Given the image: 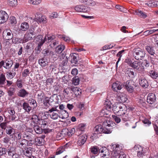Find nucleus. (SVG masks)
<instances>
[{
    "label": "nucleus",
    "mask_w": 158,
    "mask_h": 158,
    "mask_svg": "<svg viewBox=\"0 0 158 158\" xmlns=\"http://www.w3.org/2000/svg\"><path fill=\"white\" fill-rule=\"evenodd\" d=\"M58 113L60 114L59 118L62 119H65L69 117L68 112L65 110L59 111Z\"/></svg>",
    "instance_id": "nucleus-27"
},
{
    "label": "nucleus",
    "mask_w": 158,
    "mask_h": 158,
    "mask_svg": "<svg viewBox=\"0 0 158 158\" xmlns=\"http://www.w3.org/2000/svg\"><path fill=\"white\" fill-rule=\"evenodd\" d=\"M15 91V88L14 86L10 87L9 88L7 89V93L8 96L11 97L13 95Z\"/></svg>",
    "instance_id": "nucleus-47"
},
{
    "label": "nucleus",
    "mask_w": 158,
    "mask_h": 158,
    "mask_svg": "<svg viewBox=\"0 0 158 158\" xmlns=\"http://www.w3.org/2000/svg\"><path fill=\"white\" fill-rule=\"evenodd\" d=\"M31 124L32 126L39 124V120L38 116L36 115H32L31 118Z\"/></svg>",
    "instance_id": "nucleus-28"
},
{
    "label": "nucleus",
    "mask_w": 158,
    "mask_h": 158,
    "mask_svg": "<svg viewBox=\"0 0 158 158\" xmlns=\"http://www.w3.org/2000/svg\"><path fill=\"white\" fill-rule=\"evenodd\" d=\"M63 94L64 96H69L72 93V87H68L64 89L63 90Z\"/></svg>",
    "instance_id": "nucleus-46"
},
{
    "label": "nucleus",
    "mask_w": 158,
    "mask_h": 158,
    "mask_svg": "<svg viewBox=\"0 0 158 158\" xmlns=\"http://www.w3.org/2000/svg\"><path fill=\"white\" fill-rule=\"evenodd\" d=\"M133 82L132 81H127V85H126V88L127 90L129 92L131 93L133 90Z\"/></svg>",
    "instance_id": "nucleus-30"
},
{
    "label": "nucleus",
    "mask_w": 158,
    "mask_h": 158,
    "mask_svg": "<svg viewBox=\"0 0 158 158\" xmlns=\"http://www.w3.org/2000/svg\"><path fill=\"white\" fill-rule=\"evenodd\" d=\"M72 92H73L77 96L81 95V89L77 87H72Z\"/></svg>",
    "instance_id": "nucleus-43"
},
{
    "label": "nucleus",
    "mask_w": 158,
    "mask_h": 158,
    "mask_svg": "<svg viewBox=\"0 0 158 158\" xmlns=\"http://www.w3.org/2000/svg\"><path fill=\"white\" fill-rule=\"evenodd\" d=\"M31 138V136L26 132H23L22 134V139H30Z\"/></svg>",
    "instance_id": "nucleus-61"
},
{
    "label": "nucleus",
    "mask_w": 158,
    "mask_h": 158,
    "mask_svg": "<svg viewBox=\"0 0 158 158\" xmlns=\"http://www.w3.org/2000/svg\"><path fill=\"white\" fill-rule=\"evenodd\" d=\"M94 130V134H99L102 133L106 134L105 132V130L101 125H98L96 126Z\"/></svg>",
    "instance_id": "nucleus-10"
},
{
    "label": "nucleus",
    "mask_w": 158,
    "mask_h": 158,
    "mask_svg": "<svg viewBox=\"0 0 158 158\" xmlns=\"http://www.w3.org/2000/svg\"><path fill=\"white\" fill-rule=\"evenodd\" d=\"M71 57V62L73 64H76L78 62V55L75 53H72L70 54Z\"/></svg>",
    "instance_id": "nucleus-40"
},
{
    "label": "nucleus",
    "mask_w": 158,
    "mask_h": 158,
    "mask_svg": "<svg viewBox=\"0 0 158 158\" xmlns=\"http://www.w3.org/2000/svg\"><path fill=\"white\" fill-rule=\"evenodd\" d=\"M4 67L6 69H9L12 67L13 62L10 59H7L4 61Z\"/></svg>",
    "instance_id": "nucleus-24"
},
{
    "label": "nucleus",
    "mask_w": 158,
    "mask_h": 158,
    "mask_svg": "<svg viewBox=\"0 0 158 158\" xmlns=\"http://www.w3.org/2000/svg\"><path fill=\"white\" fill-rule=\"evenodd\" d=\"M100 148L96 146H91L89 149L90 153L94 155H98L100 152Z\"/></svg>",
    "instance_id": "nucleus-21"
},
{
    "label": "nucleus",
    "mask_w": 158,
    "mask_h": 158,
    "mask_svg": "<svg viewBox=\"0 0 158 158\" xmlns=\"http://www.w3.org/2000/svg\"><path fill=\"white\" fill-rule=\"evenodd\" d=\"M17 95L19 97L24 98L28 96L29 92L24 89H21L18 91Z\"/></svg>",
    "instance_id": "nucleus-19"
},
{
    "label": "nucleus",
    "mask_w": 158,
    "mask_h": 158,
    "mask_svg": "<svg viewBox=\"0 0 158 158\" xmlns=\"http://www.w3.org/2000/svg\"><path fill=\"white\" fill-rule=\"evenodd\" d=\"M6 78L4 74L2 73L0 75V85L3 87V85L6 83Z\"/></svg>",
    "instance_id": "nucleus-44"
},
{
    "label": "nucleus",
    "mask_w": 158,
    "mask_h": 158,
    "mask_svg": "<svg viewBox=\"0 0 158 158\" xmlns=\"http://www.w3.org/2000/svg\"><path fill=\"white\" fill-rule=\"evenodd\" d=\"M156 100V97L153 93H149L148 95L147 99V102L150 104H152L155 102Z\"/></svg>",
    "instance_id": "nucleus-12"
},
{
    "label": "nucleus",
    "mask_w": 158,
    "mask_h": 158,
    "mask_svg": "<svg viewBox=\"0 0 158 158\" xmlns=\"http://www.w3.org/2000/svg\"><path fill=\"white\" fill-rule=\"evenodd\" d=\"M55 38L54 35H47L45 36L44 40L41 39L42 40L45 41V42L48 43L53 40Z\"/></svg>",
    "instance_id": "nucleus-45"
},
{
    "label": "nucleus",
    "mask_w": 158,
    "mask_h": 158,
    "mask_svg": "<svg viewBox=\"0 0 158 158\" xmlns=\"http://www.w3.org/2000/svg\"><path fill=\"white\" fill-rule=\"evenodd\" d=\"M34 131L37 134H41L43 132V129L42 128H40V126L38 125L33 126Z\"/></svg>",
    "instance_id": "nucleus-42"
},
{
    "label": "nucleus",
    "mask_w": 158,
    "mask_h": 158,
    "mask_svg": "<svg viewBox=\"0 0 158 158\" xmlns=\"http://www.w3.org/2000/svg\"><path fill=\"white\" fill-rule=\"evenodd\" d=\"M22 108L25 112L29 114L31 110L32 107L29 106L28 103L25 102L22 105Z\"/></svg>",
    "instance_id": "nucleus-26"
},
{
    "label": "nucleus",
    "mask_w": 158,
    "mask_h": 158,
    "mask_svg": "<svg viewBox=\"0 0 158 158\" xmlns=\"http://www.w3.org/2000/svg\"><path fill=\"white\" fill-rule=\"evenodd\" d=\"M80 79L78 77H75L72 79V84L77 85L79 84Z\"/></svg>",
    "instance_id": "nucleus-57"
},
{
    "label": "nucleus",
    "mask_w": 158,
    "mask_h": 158,
    "mask_svg": "<svg viewBox=\"0 0 158 158\" xmlns=\"http://www.w3.org/2000/svg\"><path fill=\"white\" fill-rule=\"evenodd\" d=\"M60 61H62L61 63L64 66L67 64L68 61V58L67 57L65 56V55L64 54L62 53L60 56Z\"/></svg>",
    "instance_id": "nucleus-31"
},
{
    "label": "nucleus",
    "mask_w": 158,
    "mask_h": 158,
    "mask_svg": "<svg viewBox=\"0 0 158 158\" xmlns=\"http://www.w3.org/2000/svg\"><path fill=\"white\" fill-rule=\"evenodd\" d=\"M58 106L59 104L52 107L48 110V112L50 114L49 115L51 118L53 120L57 119L58 117H59V115H58V114L55 112L56 111L58 113L59 111L57 109Z\"/></svg>",
    "instance_id": "nucleus-4"
},
{
    "label": "nucleus",
    "mask_w": 158,
    "mask_h": 158,
    "mask_svg": "<svg viewBox=\"0 0 158 158\" xmlns=\"http://www.w3.org/2000/svg\"><path fill=\"white\" fill-rule=\"evenodd\" d=\"M123 86L121 83L117 81L112 84V88L114 91H117L118 90H121Z\"/></svg>",
    "instance_id": "nucleus-14"
},
{
    "label": "nucleus",
    "mask_w": 158,
    "mask_h": 158,
    "mask_svg": "<svg viewBox=\"0 0 158 158\" xmlns=\"http://www.w3.org/2000/svg\"><path fill=\"white\" fill-rule=\"evenodd\" d=\"M147 4L149 7H157L158 6V2L157 1H150Z\"/></svg>",
    "instance_id": "nucleus-50"
},
{
    "label": "nucleus",
    "mask_w": 158,
    "mask_h": 158,
    "mask_svg": "<svg viewBox=\"0 0 158 158\" xmlns=\"http://www.w3.org/2000/svg\"><path fill=\"white\" fill-rule=\"evenodd\" d=\"M7 110L9 114L11 116V119L12 120H15L16 116L15 114V112L13 107H9L7 108Z\"/></svg>",
    "instance_id": "nucleus-25"
},
{
    "label": "nucleus",
    "mask_w": 158,
    "mask_h": 158,
    "mask_svg": "<svg viewBox=\"0 0 158 158\" xmlns=\"http://www.w3.org/2000/svg\"><path fill=\"white\" fill-rule=\"evenodd\" d=\"M7 149L4 148L0 147V156H4L6 154Z\"/></svg>",
    "instance_id": "nucleus-64"
},
{
    "label": "nucleus",
    "mask_w": 158,
    "mask_h": 158,
    "mask_svg": "<svg viewBox=\"0 0 158 158\" xmlns=\"http://www.w3.org/2000/svg\"><path fill=\"white\" fill-rule=\"evenodd\" d=\"M120 116H121L122 120L123 121H127L129 119L130 117L127 112L125 113V114H123L122 115H120Z\"/></svg>",
    "instance_id": "nucleus-53"
},
{
    "label": "nucleus",
    "mask_w": 158,
    "mask_h": 158,
    "mask_svg": "<svg viewBox=\"0 0 158 158\" xmlns=\"http://www.w3.org/2000/svg\"><path fill=\"white\" fill-rule=\"evenodd\" d=\"M15 131L16 129L10 126L9 125L7 128L5 132L6 133L10 135L11 138V136H13Z\"/></svg>",
    "instance_id": "nucleus-23"
},
{
    "label": "nucleus",
    "mask_w": 158,
    "mask_h": 158,
    "mask_svg": "<svg viewBox=\"0 0 158 158\" xmlns=\"http://www.w3.org/2000/svg\"><path fill=\"white\" fill-rule=\"evenodd\" d=\"M99 153H100V155L101 158L105 157L106 158V156L110 154L109 150L105 147H102L100 148Z\"/></svg>",
    "instance_id": "nucleus-16"
},
{
    "label": "nucleus",
    "mask_w": 158,
    "mask_h": 158,
    "mask_svg": "<svg viewBox=\"0 0 158 158\" xmlns=\"http://www.w3.org/2000/svg\"><path fill=\"white\" fill-rule=\"evenodd\" d=\"M124 50H122L119 52L117 54V56L119 57L118 61L116 62V68L117 67L118 64V62L120 60L122 56V54L124 52Z\"/></svg>",
    "instance_id": "nucleus-56"
},
{
    "label": "nucleus",
    "mask_w": 158,
    "mask_h": 158,
    "mask_svg": "<svg viewBox=\"0 0 158 158\" xmlns=\"http://www.w3.org/2000/svg\"><path fill=\"white\" fill-rule=\"evenodd\" d=\"M33 32H27L25 35L24 38V42L25 43L27 42L28 40H31L32 38Z\"/></svg>",
    "instance_id": "nucleus-39"
},
{
    "label": "nucleus",
    "mask_w": 158,
    "mask_h": 158,
    "mask_svg": "<svg viewBox=\"0 0 158 158\" xmlns=\"http://www.w3.org/2000/svg\"><path fill=\"white\" fill-rule=\"evenodd\" d=\"M75 10L77 12H87L90 10V7L84 5L76 6L75 7Z\"/></svg>",
    "instance_id": "nucleus-7"
},
{
    "label": "nucleus",
    "mask_w": 158,
    "mask_h": 158,
    "mask_svg": "<svg viewBox=\"0 0 158 158\" xmlns=\"http://www.w3.org/2000/svg\"><path fill=\"white\" fill-rule=\"evenodd\" d=\"M111 149L114 152L113 156L114 158H126V156L123 151L122 146L121 145L112 143L111 145Z\"/></svg>",
    "instance_id": "nucleus-2"
},
{
    "label": "nucleus",
    "mask_w": 158,
    "mask_h": 158,
    "mask_svg": "<svg viewBox=\"0 0 158 158\" xmlns=\"http://www.w3.org/2000/svg\"><path fill=\"white\" fill-rule=\"evenodd\" d=\"M28 102L30 104V105L32 106L31 107L33 108H35L37 106L36 101L35 100L33 99H29L28 101Z\"/></svg>",
    "instance_id": "nucleus-54"
},
{
    "label": "nucleus",
    "mask_w": 158,
    "mask_h": 158,
    "mask_svg": "<svg viewBox=\"0 0 158 158\" xmlns=\"http://www.w3.org/2000/svg\"><path fill=\"white\" fill-rule=\"evenodd\" d=\"M131 67L135 69L139 73H143L144 71V67L141 62L138 61H134L131 65Z\"/></svg>",
    "instance_id": "nucleus-5"
},
{
    "label": "nucleus",
    "mask_w": 158,
    "mask_h": 158,
    "mask_svg": "<svg viewBox=\"0 0 158 158\" xmlns=\"http://www.w3.org/2000/svg\"><path fill=\"white\" fill-rule=\"evenodd\" d=\"M136 14L140 17L144 19L147 17L146 14L140 10H136L135 11Z\"/></svg>",
    "instance_id": "nucleus-41"
},
{
    "label": "nucleus",
    "mask_w": 158,
    "mask_h": 158,
    "mask_svg": "<svg viewBox=\"0 0 158 158\" xmlns=\"http://www.w3.org/2000/svg\"><path fill=\"white\" fill-rule=\"evenodd\" d=\"M39 64L42 67H44L48 65V62L45 58H42L38 60Z\"/></svg>",
    "instance_id": "nucleus-38"
},
{
    "label": "nucleus",
    "mask_w": 158,
    "mask_h": 158,
    "mask_svg": "<svg viewBox=\"0 0 158 158\" xmlns=\"http://www.w3.org/2000/svg\"><path fill=\"white\" fill-rule=\"evenodd\" d=\"M44 43H45V41L41 40V41L39 43L38 46L37 48H36V51H37V53L40 52L41 47Z\"/></svg>",
    "instance_id": "nucleus-60"
},
{
    "label": "nucleus",
    "mask_w": 158,
    "mask_h": 158,
    "mask_svg": "<svg viewBox=\"0 0 158 158\" xmlns=\"http://www.w3.org/2000/svg\"><path fill=\"white\" fill-rule=\"evenodd\" d=\"M134 150L137 152V156L139 157H142L145 155V150L140 145H135L134 148Z\"/></svg>",
    "instance_id": "nucleus-6"
},
{
    "label": "nucleus",
    "mask_w": 158,
    "mask_h": 158,
    "mask_svg": "<svg viewBox=\"0 0 158 158\" xmlns=\"http://www.w3.org/2000/svg\"><path fill=\"white\" fill-rule=\"evenodd\" d=\"M24 39L22 38L13 37L12 39V41L13 44H19L25 43Z\"/></svg>",
    "instance_id": "nucleus-32"
},
{
    "label": "nucleus",
    "mask_w": 158,
    "mask_h": 158,
    "mask_svg": "<svg viewBox=\"0 0 158 158\" xmlns=\"http://www.w3.org/2000/svg\"><path fill=\"white\" fill-rule=\"evenodd\" d=\"M21 58H19L18 60H16V62H15L14 69H18L19 67L21 65L22 61H20Z\"/></svg>",
    "instance_id": "nucleus-52"
},
{
    "label": "nucleus",
    "mask_w": 158,
    "mask_h": 158,
    "mask_svg": "<svg viewBox=\"0 0 158 158\" xmlns=\"http://www.w3.org/2000/svg\"><path fill=\"white\" fill-rule=\"evenodd\" d=\"M67 144L65 145L64 146L59 148L58 149L56 152V155L60 154L62 153L64 151H65V148L67 145Z\"/></svg>",
    "instance_id": "nucleus-55"
},
{
    "label": "nucleus",
    "mask_w": 158,
    "mask_h": 158,
    "mask_svg": "<svg viewBox=\"0 0 158 158\" xmlns=\"http://www.w3.org/2000/svg\"><path fill=\"white\" fill-rule=\"evenodd\" d=\"M15 74V72H8L7 73V77L8 79H11L14 77Z\"/></svg>",
    "instance_id": "nucleus-62"
},
{
    "label": "nucleus",
    "mask_w": 158,
    "mask_h": 158,
    "mask_svg": "<svg viewBox=\"0 0 158 158\" xmlns=\"http://www.w3.org/2000/svg\"><path fill=\"white\" fill-rule=\"evenodd\" d=\"M33 151L32 148L26 147L22 150V153L27 157L31 156Z\"/></svg>",
    "instance_id": "nucleus-11"
},
{
    "label": "nucleus",
    "mask_w": 158,
    "mask_h": 158,
    "mask_svg": "<svg viewBox=\"0 0 158 158\" xmlns=\"http://www.w3.org/2000/svg\"><path fill=\"white\" fill-rule=\"evenodd\" d=\"M139 83L140 85L144 88H147L149 85L147 80L144 77H141L139 79Z\"/></svg>",
    "instance_id": "nucleus-22"
},
{
    "label": "nucleus",
    "mask_w": 158,
    "mask_h": 158,
    "mask_svg": "<svg viewBox=\"0 0 158 158\" xmlns=\"http://www.w3.org/2000/svg\"><path fill=\"white\" fill-rule=\"evenodd\" d=\"M25 141H26V145L29 146H31L33 144L35 143V141L33 140H32L31 139V138L30 139H25Z\"/></svg>",
    "instance_id": "nucleus-59"
},
{
    "label": "nucleus",
    "mask_w": 158,
    "mask_h": 158,
    "mask_svg": "<svg viewBox=\"0 0 158 158\" xmlns=\"http://www.w3.org/2000/svg\"><path fill=\"white\" fill-rule=\"evenodd\" d=\"M65 48L64 45L63 44H60L56 47L55 51L58 53H60L64 50Z\"/></svg>",
    "instance_id": "nucleus-48"
},
{
    "label": "nucleus",
    "mask_w": 158,
    "mask_h": 158,
    "mask_svg": "<svg viewBox=\"0 0 158 158\" xmlns=\"http://www.w3.org/2000/svg\"><path fill=\"white\" fill-rule=\"evenodd\" d=\"M122 103H115L113 105L112 110L115 114H118Z\"/></svg>",
    "instance_id": "nucleus-29"
},
{
    "label": "nucleus",
    "mask_w": 158,
    "mask_h": 158,
    "mask_svg": "<svg viewBox=\"0 0 158 158\" xmlns=\"http://www.w3.org/2000/svg\"><path fill=\"white\" fill-rule=\"evenodd\" d=\"M16 144L17 147L21 148L22 150L27 147L26 141L24 139L16 141Z\"/></svg>",
    "instance_id": "nucleus-17"
},
{
    "label": "nucleus",
    "mask_w": 158,
    "mask_h": 158,
    "mask_svg": "<svg viewBox=\"0 0 158 158\" xmlns=\"http://www.w3.org/2000/svg\"><path fill=\"white\" fill-rule=\"evenodd\" d=\"M110 115L108 113H106L103 115H101L100 117L98 118V119L102 120V126L105 130L106 134H109L111 132L114 126L115 123L110 121L109 117Z\"/></svg>",
    "instance_id": "nucleus-1"
},
{
    "label": "nucleus",
    "mask_w": 158,
    "mask_h": 158,
    "mask_svg": "<svg viewBox=\"0 0 158 158\" xmlns=\"http://www.w3.org/2000/svg\"><path fill=\"white\" fill-rule=\"evenodd\" d=\"M121 105V106L120 107V108L118 112V115L119 116L125 114V113L127 112V109L126 106L123 103H122Z\"/></svg>",
    "instance_id": "nucleus-33"
},
{
    "label": "nucleus",
    "mask_w": 158,
    "mask_h": 158,
    "mask_svg": "<svg viewBox=\"0 0 158 158\" xmlns=\"http://www.w3.org/2000/svg\"><path fill=\"white\" fill-rule=\"evenodd\" d=\"M145 48L150 54L156 57V56H154V55L155 54V50L153 47L149 46H145Z\"/></svg>",
    "instance_id": "nucleus-36"
},
{
    "label": "nucleus",
    "mask_w": 158,
    "mask_h": 158,
    "mask_svg": "<svg viewBox=\"0 0 158 158\" xmlns=\"http://www.w3.org/2000/svg\"><path fill=\"white\" fill-rule=\"evenodd\" d=\"M117 100L119 102V103H123L126 101L127 100L126 95L123 93L119 94L117 98Z\"/></svg>",
    "instance_id": "nucleus-13"
},
{
    "label": "nucleus",
    "mask_w": 158,
    "mask_h": 158,
    "mask_svg": "<svg viewBox=\"0 0 158 158\" xmlns=\"http://www.w3.org/2000/svg\"><path fill=\"white\" fill-rule=\"evenodd\" d=\"M22 134L20 132L16 130L13 136H11V138L16 140V142L22 139Z\"/></svg>",
    "instance_id": "nucleus-20"
},
{
    "label": "nucleus",
    "mask_w": 158,
    "mask_h": 158,
    "mask_svg": "<svg viewBox=\"0 0 158 158\" xmlns=\"http://www.w3.org/2000/svg\"><path fill=\"white\" fill-rule=\"evenodd\" d=\"M29 28L28 24L26 22H24L21 23L20 26V29L23 31H26Z\"/></svg>",
    "instance_id": "nucleus-49"
},
{
    "label": "nucleus",
    "mask_w": 158,
    "mask_h": 158,
    "mask_svg": "<svg viewBox=\"0 0 158 158\" xmlns=\"http://www.w3.org/2000/svg\"><path fill=\"white\" fill-rule=\"evenodd\" d=\"M39 125L43 129H45L48 127V122L46 120L41 119L39 121Z\"/></svg>",
    "instance_id": "nucleus-37"
},
{
    "label": "nucleus",
    "mask_w": 158,
    "mask_h": 158,
    "mask_svg": "<svg viewBox=\"0 0 158 158\" xmlns=\"http://www.w3.org/2000/svg\"><path fill=\"white\" fill-rule=\"evenodd\" d=\"M145 99L143 98L139 99L138 102V105L140 106H144L145 104Z\"/></svg>",
    "instance_id": "nucleus-63"
},
{
    "label": "nucleus",
    "mask_w": 158,
    "mask_h": 158,
    "mask_svg": "<svg viewBox=\"0 0 158 158\" xmlns=\"http://www.w3.org/2000/svg\"><path fill=\"white\" fill-rule=\"evenodd\" d=\"M2 37L5 40H10L12 39L13 37V34L10 29H6L3 31Z\"/></svg>",
    "instance_id": "nucleus-9"
},
{
    "label": "nucleus",
    "mask_w": 158,
    "mask_h": 158,
    "mask_svg": "<svg viewBox=\"0 0 158 158\" xmlns=\"http://www.w3.org/2000/svg\"><path fill=\"white\" fill-rule=\"evenodd\" d=\"M9 156L11 157L15 153V152L13 147H10L7 150V152Z\"/></svg>",
    "instance_id": "nucleus-51"
},
{
    "label": "nucleus",
    "mask_w": 158,
    "mask_h": 158,
    "mask_svg": "<svg viewBox=\"0 0 158 158\" xmlns=\"http://www.w3.org/2000/svg\"><path fill=\"white\" fill-rule=\"evenodd\" d=\"M148 75L153 79L158 78V73L154 70H150L148 72Z\"/></svg>",
    "instance_id": "nucleus-35"
},
{
    "label": "nucleus",
    "mask_w": 158,
    "mask_h": 158,
    "mask_svg": "<svg viewBox=\"0 0 158 158\" xmlns=\"http://www.w3.org/2000/svg\"><path fill=\"white\" fill-rule=\"evenodd\" d=\"M8 2L9 5L12 6H15L17 5V0H8Z\"/></svg>",
    "instance_id": "nucleus-58"
},
{
    "label": "nucleus",
    "mask_w": 158,
    "mask_h": 158,
    "mask_svg": "<svg viewBox=\"0 0 158 158\" xmlns=\"http://www.w3.org/2000/svg\"><path fill=\"white\" fill-rule=\"evenodd\" d=\"M104 106L106 110L108 111H106L104 110H102L101 112V115H103L104 114H105L106 113L109 114V111H111L112 110L111 103L109 101H106L104 104Z\"/></svg>",
    "instance_id": "nucleus-8"
},
{
    "label": "nucleus",
    "mask_w": 158,
    "mask_h": 158,
    "mask_svg": "<svg viewBox=\"0 0 158 158\" xmlns=\"http://www.w3.org/2000/svg\"><path fill=\"white\" fill-rule=\"evenodd\" d=\"M133 53L134 57L137 60H142L145 55V51L139 48L135 49Z\"/></svg>",
    "instance_id": "nucleus-3"
},
{
    "label": "nucleus",
    "mask_w": 158,
    "mask_h": 158,
    "mask_svg": "<svg viewBox=\"0 0 158 158\" xmlns=\"http://www.w3.org/2000/svg\"><path fill=\"white\" fill-rule=\"evenodd\" d=\"M44 135H43L41 137H38L35 139V145L38 146L43 145L44 143Z\"/></svg>",
    "instance_id": "nucleus-15"
},
{
    "label": "nucleus",
    "mask_w": 158,
    "mask_h": 158,
    "mask_svg": "<svg viewBox=\"0 0 158 158\" xmlns=\"http://www.w3.org/2000/svg\"><path fill=\"white\" fill-rule=\"evenodd\" d=\"M87 139V136L85 135H83L80 136L78 139L77 143L78 145L81 146L83 145Z\"/></svg>",
    "instance_id": "nucleus-18"
},
{
    "label": "nucleus",
    "mask_w": 158,
    "mask_h": 158,
    "mask_svg": "<svg viewBox=\"0 0 158 158\" xmlns=\"http://www.w3.org/2000/svg\"><path fill=\"white\" fill-rule=\"evenodd\" d=\"M125 73L130 78H132L134 77V72L133 71V69L132 68H128L126 69Z\"/></svg>",
    "instance_id": "nucleus-34"
}]
</instances>
